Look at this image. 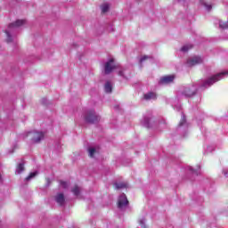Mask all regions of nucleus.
<instances>
[{"label": "nucleus", "mask_w": 228, "mask_h": 228, "mask_svg": "<svg viewBox=\"0 0 228 228\" xmlns=\"http://www.w3.org/2000/svg\"><path fill=\"white\" fill-rule=\"evenodd\" d=\"M225 76H228L227 71L218 73L215 76L208 77L206 80H200L198 83H193L191 85H189V86L183 87L181 94H182V95H183V97H193V95H195L197 94V90H199V88L200 90L209 88V86L215 85V83H216L217 81L224 79V77H225Z\"/></svg>", "instance_id": "f257e3e1"}, {"label": "nucleus", "mask_w": 228, "mask_h": 228, "mask_svg": "<svg viewBox=\"0 0 228 228\" xmlns=\"http://www.w3.org/2000/svg\"><path fill=\"white\" fill-rule=\"evenodd\" d=\"M37 175H38V172L30 173V174L25 178V181H31V179H35V177H37Z\"/></svg>", "instance_id": "6ab92c4d"}, {"label": "nucleus", "mask_w": 228, "mask_h": 228, "mask_svg": "<svg viewBox=\"0 0 228 228\" xmlns=\"http://www.w3.org/2000/svg\"><path fill=\"white\" fill-rule=\"evenodd\" d=\"M60 186H61L65 190V189L69 188V183H67L65 181H61Z\"/></svg>", "instance_id": "393cba45"}, {"label": "nucleus", "mask_w": 228, "mask_h": 228, "mask_svg": "<svg viewBox=\"0 0 228 228\" xmlns=\"http://www.w3.org/2000/svg\"><path fill=\"white\" fill-rule=\"evenodd\" d=\"M207 151L208 152H211V146H209Z\"/></svg>", "instance_id": "cd10ccee"}, {"label": "nucleus", "mask_w": 228, "mask_h": 228, "mask_svg": "<svg viewBox=\"0 0 228 228\" xmlns=\"http://www.w3.org/2000/svg\"><path fill=\"white\" fill-rule=\"evenodd\" d=\"M223 174L224 177H228V169L227 168L223 169Z\"/></svg>", "instance_id": "bb28decb"}, {"label": "nucleus", "mask_w": 228, "mask_h": 228, "mask_svg": "<svg viewBox=\"0 0 228 228\" xmlns=\"http://www.w3.org/2000/svg\"><path fill=\"white\" fill-rule=\"evenodd\" d=\"M104 91L106 94H111L113 91V84H111L110 81H107L104 85Z\"/></svg>", "instance_id": "4468645a"}, {"label": "nucleus", "mask_w": 228, "mask_h": 228, "mask_svg": "<svg viewBox=\"0 0 228 228\" xmlns=\"http://www.w3.org/2000/svg\"><path fill=\"white\" fill-rule=\"evenodd\" d=\"M145 60H149V56L144 55L143 57H142L140 60V63H143V61H145Z\"/></svg>", "instance_id": "a878e982"}, {"label": "nucleus", "mask_w": 228, "mask_h": 228, "mask_svg": "<svg viewBox=\"0 0 228 228\" xmlns=\"http://www.w3.org/2000/svg\"><path fill=\"white\" fill-rule=\"evenodd\" d=\"M55 202H57L59 206H63V204L65 203V196L63 195V193H58L55 196Z\"/></svg>", "instance_id": "9d476101"}, {"label": "nucleus", "mask_w": 228, "mask_h": 228, "mask_svg": "<svg viewBox=\"0 0 228 228\" xmlns=\"http://www.w3.org/2000/svg\"><path fill=\"white\" fill-rule=\"evenodd\" d=\"M187 168L189 172H191V174H196L197 175L199 174V170H200V167H198L196 169L193 168L192 167H188Z\"/></svg>", "instance_id": "aec40b11"}, {"label": "nucleus", "mask_w": 228, "mask_h": 228, "mask_svg": "<svg viewBox=\"0 0 228 228\" xmlns=\"http://www.w3.org/2000/svg\"><path fill=\"white\" fill-rule=\"evenodd\" d=\"M203 60L200 56H192L187 60L186 65L187 67H195V65H200Z\"/></svg>", "instance_id": "423d86ee"}, {"label": "nucleus", "mask_w": 228, "mask_h": 228, "mask_svg": "<svg viewBox=\"0 0 228 228\" xmlns=\"http://www.w3.org/2000/svg\"><path fill=\"white\" fill-rule=\"evenodd\" d=\"M219 27H220L222 29H227V28H228V21H222V20H219Z\"/></svg>", "instance_id": "4be33fe9"}, {"label": "nucleus", "mask_w": 228, "mask_h": 228, "mask_svg": "<svg viewBox=\"0 0 228 228\" xmlns=\"http://www.w3.org/2000/svg\"><path fill=\"white\" fill-rule=\"evenodd\" d=\"M201 4L206 8L207 12H211L213 5L211 4H208V2L204 0H200Z\"/></svg>", "instance_id": "f3484780"}, {"label": "nucleus", "mask_w": 228, "mask_h": 228, "mask_svg": "<svg viewBox=\"0 0 228 228\" xmlns=\"http://www.w3.org/2000/svg\"><path fill=\"white\" fill-rule=\"evenodd\" d=\"M115 69H118V74L121 77H124L125 79L127 77H126V69L124 68H120L118 64L115 62V59L110 58L109 59L103 66L104 74H111L112 71L115 70Z\"/></svg>", "instance_id": "f03ea898"}, {"label": "nucleus", "mask_w": 228, "mask_h": 228, "mask_svg": "<svg viewBox=\"0 0 228 228\" xmlns=\"http://www.w3.org/2000/svg\"><path fill=\"white\" fill-rule=\"evenodd\" d=\"M26 24V20H18L13 23H11L8 28L5 30V35L7 37V42L10 44L13 42L15 39V31H17V28H20V26H24Z\"/></svg>", "instance_id": "7ed1b4c3"}, {"label": "nucleus", "mask_w": 228, "mask_h": 228, "mask_svg": "<svg viewBox=\"0 0 228 228\" xmlns=\"http://www.w3.org/2000/svg\"><path fill=\"white\" fill-rule=\"evenodd\" d=\"M128 204H129V201L127 200V197L126 196V194L124 193L121 194L118 200V208L119 209H126Z\"/></svg>", "instance_id": "0eeeda50"}, {"label": "nucleus", "mask_w": 228, "mask_h": 228, "mask_svg": "<svg viewBox=\"0 0 228 228\" xmlns=\"http://www.w3.org/2000/svg\"><path fill=\"white\" fill-rule=\"evenodd\" d=\"M24 170V162H20L18 164L16 167V174H22V171Z\"/></svg>", "instance_id": "a211bd4d"}, {"label": "nucleus", "mask_w": 228, "mask_h": 228, "mask_svg": "<svg viewBox=\"0 0 228 228\" xmlns=\"http://www.w3.org/2000/svg\"><path fill=\"white\" fill-rule=\"evenodd\" d=\"M174 79H175V75H167L162 77L159 83V85H170V83H174Z\"/></svg>", "instance_id": "6e6552de"}, {"label": "nucleus", "mask_w": 228, "mask_h": 228, "mask_svg": "<svg viewBox=\"0 0 228 228\" xmlns=\"http://www.w3.org/2000/svg\"><path fill=\"white\" fill-rule=\"evenodd\" d=\"M157 95H156V93L154 92H149V93H146L144 94L143 95V99L144 101H154L157 99Z\"/></svg>", "instance_id": "1a4fd4ad"}, {"label": "nucleus", "mask_w": 228, "mask_h": 228, "mask_svg": "<svg viewBox=\"0 0 228 228\" xmlns=\"http://www.w3.org/2000/svg\"><path fill=\"white\" fill-rule=\"evenodd\" d=\"M84 120H85L87 124H95V123H97L99 120H101V117H99V115H97V113L95 112V110H87V111L84 114Z\"/></svg>", "instance_id": "20e7f679"}, {"label": "nucleus", "mask_w": 228, "mask_h": 228, "mask_svg": "<svg viewBox=\"0 0 228 228\" xmlns=\"http://www.w3.org/2000/svg\"><path fill=\"white\" fill-rule=\"evenodd\" d=\"M87 151L90 158H95V154H97V148L89 147Z\"/></svg>", "instance_id": "2eb2a0df"}, {"label": "nucleus", "mask_w": 228, "mask_h": 228, "mask_svg": "<svg viewBox=\"0 0 228 228\" xmlns=\"http://www.w3.org/2000/svg\"><path fill=\"white\" fill-rule=\"evenodd\" d=\"M141 123L144 127H151L152 124V118L144 117Z\"/></svg>", "instance_id": "9b49d317"}, {"label": "nucleus", "mask_w": 228, "mask_h": 228, "mask_svg": "<svg viewBox=\"0 0 228 228\" xmlns=\"http://www.w3.org/2000/svg\"><path fill=\"white\" fill-rule=\"evenodd\" d=\"M71 191H72V193H73L76 197H77V196L79 195L81 190L79 189L78 186L75 185V186L73 187V189L71 190Z\"/></svg>", "instance_id": "412c9836"}, {"label": "nucleus", "mask_w": 228, "mask_h": 228, "mask_svg": "<svg viewBox=\"0 0 228 228\" xmlns=\"http://www.w3.org/2000/svg\"><path fill=\"white\" fill-rule=\"evenodd\" d=\"M101 10H102V13H107V12L110 11V4H108V3H103V4L101 5Z\"/></svg>", "instance_id": "dca6fc26"}, {"label": "nucleus", "mask_w": 228, "mask_h": 228, "mask_svg": "<svg viewBox=\"0 0 228 228\" xmlns=\"http://www.w3.org/2000/svg\"><path fill=\"white\" fill-rule=\"evenodd\" d=\"M191 47H193L191 45H185L181 48V51L183 53H188V51H190V49H191Z\"/></svg>", "instance_id": "5701e85b"}, {"label": "nucleus", "mask_w": 228, "mask_h": 228, "mask_svg": "<svg viewBox=\"0 0 228 228\" xmlns=\"http://www.w3.org/2000/svg\"><path fill=\"white\" fill-rule=\"evenodd\" d=\"M139 225H141L142 228H147V224H145V219L143 217L139 219Z\"/></svg>", "instance_id": "b1692460"}, {"label": "nucleus", "mask_w": 228, "mask_h": 228, "mask_svg": "<svg viewBox=\"0 0 228 228\" xmlns=\"http://www.w3.org/2000/svg\"><path fill=\"white\" fill-rule=\"evenodd\" d=\"M27 136L32 140L33 143H40L42 140H44V137L45 134L42 131H31L27 134Z\"/></svg>", "instance_id": "39448f33"}, {"label": "nucleus", "mask_w": 228, "mask_h": 228, "mask_svg": "<svg viewBox=\"0 0 228 228\" xmlns=\"http://www.w3.org/2000/svg\"><path fill=\"white\" fill-rule=\"evenodd\" d=\"M188 127V123H186V117L182 113V118L179 122V129H186Z\"/></svg>", "instance_id": "f8f14e48"}, {"label": "nucleus", "mask_w": 228, "mask_h": 228, "mask_svg": "<svg viewBox=\"0 0 228 228\" xmlns=\"http://www.w3.org/2000/svg\"><path fill=\"white\" fill-rule=\"evenodd\" d=\"M114 186L116 190H124V188H127L128 183L126 182H118L115 183Z\"/></svg>", "instance_id": "ddd939ff"}]
</instances>
